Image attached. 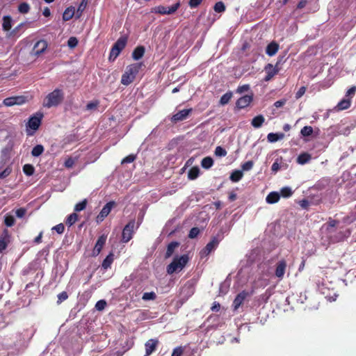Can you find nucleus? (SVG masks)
Listing matches in <instances>:
<instances>
[{
    "label": "nucleus",
    "mask_w": 356,
    "mask_h": 356,
    "mask_svg": "<svg viewBox=\"0 0 356 356\" xmlns=\"http://www.w3.org/2000/svg\"><path fill=\"white\" fill-rule=\"evenodd\" d=\"M64 99V92L62 90L56 88L46 95L42 102V106L45 108L58 106Z\"/></svg>",
    "instance_id": "f257e3e1"
},
{
    "label": "nucleus",
    "mask_w": 356,
    "mask_h": 356,
    "mask_svg": "<svg viewBox=\"0 0 356 356\" xmlns=\"http://www.w3.org/2000/svg\"><path fill=\"white\" fill-rule=\"evenodd\" d=\"M188 261V257L186 254L175 257L172 261L168 266L167 272L168 274H173L182 270Z\"/></svg>",
    "instance_id": "f03ea898"
},
{
    "label": "nucleus",
    "mask_w": 356,
    "mask_h": 356,
    "mask_svg": "<svg viewBox=\"0 0 356 356\" xmlns=\"http://www.w3.org/2000/svg\"><path fill=\"white\" fill-rule=\"evenodd\" d=\"M140 65L134 63L127 67L124 73L122 76L121 83L124 86H128L134 81L138 74Z\"/></svg>",
    "instance_id": "7ed1b4c3"
},
{
    "label": "nucleus",
    "mask_w": 356,
    "mask_h": 356,
    "mask_svg": "<svg viewBox=\"0 0 356 356\" xmlns=\"http://www.w3.org/2000/svg\"><path fill=\"white\" fill-rule=\"evenodd\" d=\"M42 118V114L36 113L29 118L28 122L26 123L27 135L32 136L34 132L39 128L41 124Z\"/></svg>",
    "instance_id": "20e7f679"
},
{
    "label": "nucleus",
    "mask_w": 356,
    "mask_h": 356,
    "mask_svg": "<svg viewBox=\"0 0 356 356\" xmlns=\"http://www.w3.org/2000/svg\"><path fill=\"white\" fill-rule=\"evenodd\" d=\"M135 220H132L124 227L122 235V241L123 243H127L131 239L134 230L138 227H135Z\"/></svg>",
    "instance_id": "39448f33"
},
{
    "label": "nucleus",
    "mask_w": 356,
    "mask_h": 356,
    "mask_svg": "<svg viewBox=\"0 0 356 356\" xmlns=\"http://www.w3.org/2000/svg\"><path fill=\"white\" fill-rule=\"evenodd\" d=\"M179 3H177L170 7L158 6L152 8L151 10V13H159L161 15H171L176 12V10L179 8Z\"/></svg>",
    "instance_id": "423d86ee"
},
{
    "label": "nucleus",
    "mask_w": 356,
    "mask_h": 356,
    "mask_svg": "<svg viewBox=\"0 0 356 356\" xmlns=\"http://www.w3.org/2000/svg\"><path fill=\"white\" fill-rule=\"evenodd\" d=\"M27 102V98L24 96H15L7 97L3 101L6 106H13L15 105H22Z\"/></svg>",
    "instance_id": "0eeeda50"
},
{
    "label": "nucleus",
    "mask_w": 356,
    "mask_h": 356,
    "mask_svg": "<svg viewBox=\"0 0 356 356\" xmlns=\"http://www.w3.org/2000/svg\"><path fill=\"white\" fill-rule=\"evenodd\" d=\"M47 41H45L44 40H40L38 41L34 44V46L32 49V51H31V54L38 56L44 52V51L47 49Z\"/></svg>",
    "instance_id": "6e6552de"
},
{
    "label": "nucleus",
    "mask_w": 356,
    "mask_h": 356,
    "mask_svg": "<svg viewBox=\"0 0 356 356\" xmlns=\"http://www.w3.org/2000/svg\"><path fill=\"white\" fill-rule=\"evenodd\" d=\"M287 264L284 259L280 260L275 265V276L279 280H282L286 269Z\"/></svg>",
    "instance_id": "1a4fd4ad"
},
{
    "label": "nucleus",
    "mask_w": 356,
    "mask_h": 356,
    "mask_svg": "<svg viewBox=\"0 0 356 356\" xmlns=\"http://www.w3.org/2000/svg\"><path fill=\"white\" fill-rule=\"evenodd\" d=\"M114 205V202H109L106 205H104L99 214L97 217V221L102 222L109 214Z\"/></svg>",
    "instance_id": "9d476101"
},
{
    "label": "nucleus",
    "mask_w": 356,
    "mask_h": 356,
    "mask_svg": "<svg viewBox=\"0 0 356 356\" xmlns=\"http://www.w3.org/2000/svg\"><path fill=\"white\" fill-rule=\"evenodd\" d=\"M252 98H253L252 95H244V96L241 97V98H239L237 100V102L236 103V107L239 109L246 108L247 106H249V104L252 101Z\"/></svg>",
    "instance_id": "9b49d317"
},
{
    "label": "nucleus",
    "mask_w": 356,
    "mask_h": 356,
    "mask_svg": "<svg viewBox=\"0 0 356 356\" xmlns=\"http://www.w3.org/2000/svg\"><path fill=\"white\" fill-rule=\"evenodd\" d=\"M248 295V292L243 291L236 296L233 302V307L234 310H237L240 307Z\"/></svg>",
    "instance_id": "f8f14e48"
},
{
    "label": "nucleus",
    "mask_w": 356,
    "mask_h": 356,
    "mask_svg": "<svg viewBox=\"0 0 356 356\" xmlns=\"http://www.w3.org/2000/svg\"><path fill=\"white\" fill-rule=\"evenodd\" d=\"M106 238L107 236L105 234H103L99 237L93 250L94 255H98L100 253L102 249L103 248L106 241Z\"/></svg>",
    "instance_id": "ddd939ff"
},
{
    "label": "nucleus",
    "mask_w": 356,
    "mask_h": 356,
    "mask_svg": "<svg viewBox=\"0 0 356 356\" xmlns=\"http://www.w3.org/2000/svg\"><path fill=\"white\" fill-rule=\"evenodd\" d=\"M157 343L154 339H149L145 343V356H149L155 350Z\"/></svg>",
    "instance_id": "4468645a"
},
{
    "label": "nucleus",
    "mask_w": 356,
    "mask_h": 356,
    "mask_svg": "<svg viewBox=\"0 0 356 356\" xmlns=\"http://www.w3.org/2000/svg\"><path fill=\"white\" fill-rule=\"evenodd\" d=\"M191 111V109L181 110L177 112L172 117V120L175 122L178 121H181L186 118V117L188 115Z\"/></svg>",
    "instance_id": "2eb2a0df"
},
{
    "label": "nucleus",
    "mask_w": 356,
    "mask_h": 356,
    "mask_svg": "<svg viewBox=\"0 0 356 356\" xmlns=\"http://www.w3.org/2000/svg\"><path fill=\"white\" fill-rule=\"evenodd\" d=\"M265 71L267 74L265 78V81H266L270 80L278 72L277 70L275 69V67H274L271 64H268L266 65L265 67Z\"/></svg>",
    "instance_id": "dca6fc26"
},
{
    "label": "nucleus",
    "mask_w": 356,
    "mask_h": 356,
    "mask_svg": "<svg viewBox=\"0 0 356 356\" xmlns=\"http://www.w3.org/2000/svg\"><path fill=\"white\" fill-rule=\"evenodd\" d=\"M280 199V194L278 192H271L266 197V201L268 204H275Z\"/></svg>",
    "instance_id": "f3484780"
},
{
    "label": "nucleus",
    "mask_w": 356,
    "mask_h": 356,
    "mask_svg": "<svg viewBox=\"0 0 356 356\" xmlns=\"http://www.w3.org/2000/svg\"><path fill=\"white\" fill-rule=\"evenodd\" d=\"M279 45L275 42H270L266 47V54L270 56H274L278 51Z\"/></svg>",
    "instance_id": "a211bd4d"
},
{
    "label": "nucleus",
    "mask_w": 356,
    "mask_h": 356,
    "mask_svg": "<svg viewBox=\"0 0 356 356\" xmlns=\"http://www.w3.org/2000/svg\"><path fill=\"white\" fill-rule=\"evenodd\" d=\"M13 19L10 16H3L2 28L4 31H8L12 28Z\"/></svg>",
    "instance_id": "6ab92c4d"
},
{
    "label": "nucleus",
    "mask_w": 356,
    "mask_h": 356,
    "mask_svg": "<svg viewBox=\"0 0 356 356\" xmlns=\"http://www.w3.org/2000/svg\"><path fill=\"white\" fill-rule=\"evenodd\" d=\"M284 134L282 133H270L267 136L268 141L270 143H275L277 140L284 138Z\"/></svg>",
    "instance_id": "aec40b11"
},
{
    "label": "nucleus",
    "mask_w": 356,
    "mask_h": 356,
    "mask_svg": "<svg viewBox=\"0 0 356 356\" xmlns=\"http://www.w3.org/2000/svg\"><path fill=\"white\" fill-rule=\"evenodd\" d=\"M312 159V156L308 153L300 154L297 158V162L300 165L308 163Z\"/></svg>",
    "instance_id": "412c9836"
},
{
    "label": "nucleus",
    "mask_w": 356,
    "mask_h": 356,
    "mask_svg": "<svg viewBox=\"0 0 356 356\" xmlns=\"http://www.w3.org/2000/svg\"><path fill=\"white\" fill-rule=\"evenodd\" d=\"M350 106V101L348 99H342L341 102H339L336 107L334 108L337 111H342L347 109Z\"/></svg>",
    "instance_id": "4be33fe9"
},
{
    "label": "nucleus",
    "mask_w": 356,
    "mask_h": 356,
    "mask_svg": "<svg viewBox=\"0 0 356 356\" xmlns=\"http://www.w3.org/2000/svg\"><path fill=\"white\" fill-rule=\"evenodd\" d=\"M145 53V49L143 47H138L135 49L132 54V57L134 60H139L143 57Z\"/></svg>",
    "instance_id": "5701e85b"
},
{
    "label": "nucleus",
    "mask_w": 356,
    "mask_h": 356,
    "mask_svg": "<svg viewBox=\"0 0 356 356\" xmlns=\"http://www.w3.org/2000/svg\"><path fill=\"white\" fill-rule=\"evenodd\" d=\"M264 120H265V119L263 115H257L252 119V125L254 128H259L260 127H261Z\"/></svg>",
    "instance_id": "b1692460"
},
{
    "label": "nucleus",
    "mask_w": 356,
    "mask_h": 356,
    "mask_svg": "<svg viewBox=\"0 0 356 356\" xmlns=\"http://www.w3.org/2000/svg\"><path fill=\"white\" fill-rule=\"evenodd\" d=\"M179 246V243L177 242H172L170 243L167 248V251L165 253V258H169L171 257L175 251V250Z\"/></svg>",
    "instance_id": "393cba45"
},
{
    "label": "nucleus",
    "mask_w": 356,
    "mask_h": 356,
    "mask_svg": "<svg viewBox=\"0 0 356 356\" xmlns=\"http://www.w3.org/2000/svg\"><path fill=\"white\" fill-rule=\"evenodd\" d=\"M200 174V168L197 166L191 168L188 173V177L189 179H195Z\"/></svg>",
    "instance_id": "a878e982"
},
{
    "label": "nucleus",
    "mask_w": 356,
    "mask_h": 356,
    "mask_svg": "<svg viewBox=\"0 0 356 356\" xmlns=\"http://www.w3.org/2000/svg\"><path fill=\"white\" fill-rule=\"evenodd\" d=\"M74 15V8L72 7L67 8L63 15V19L64 21H68L72 18Z\"/></svg>",
    "instance_id": "bb28decb"
},
{
    "label": "nucleus",
    "mask_w": 356,
    "mask_h": 356,
    "mask_svg": "<svg viewBox=\"0 0 356 356\" xmlns=\"http://www.w3.org/2000/svg\"><path fill=\"white\" fill-rule=\"evenodd\" d=\"M127 44V38L124 37L120 38L117 42L114 44L113 47L116 49L122 51L126 46Z\"/></svg>",
    "instance_id": "cd10ccee"
},
{
    "label": "nucleus",
    "mask_w": 356,
    "mask_h": 356,
    "mask_svg": "<svg viewBox=\"0 0 356 356\" xmlns=\"http://www.w3.org/2000/svg\"><path fill=\"white\" fill-rule=\"evenodd\" d=\"M218 245V241L216 238H213L211 241H210L204 248L206 251L211 253L213 250H214Z\"/></svg>",
    "instance_id": "c85d7f7f"
},
{
    "label": "nucleus",
    "mask_w": 356,
    "mask_h": 356,
    "mask_svg": "<svg viewBox=\"0 0 356 356\" xmlns=\"http://www.w3.org/2000/svg\"><path fill=\"white\" fill-rule=\"evenodd\" d=\"M113 253H110L106 258L103 261V263H102V267L104 268V269H107L108 268L111 264L113 263Z\"/></svg>",
    "instance_id": "c756f323"
},
{
    "label": "nucleus",
    "mask_w": 356,
    "mask_h": 356,
    "mask_svg": "<svg viewBox=\"0 0 356 356\" xmlns=\"http://www.w3.org/2000/svg\"><path fill=\"white\" fill-rule=\"evenodd\" d=\"M243 172L241 170H234L230 175V179L234 182H237L243 177Z\"/></svg>",
    "instance_id": "7c9ffc66"
},
{
    "label": "nucleus",
    "mask_w": 356,
    "mask_h": 356,
    "mask_svg": "<svg viewBox=\"0 0 356 356\" xmlns=\"http://www.w3.org/2000/svg\"><path fill=\"white\" fill-rule=\"evenodd\" d=\"M213 161L212 158H211L209 156L204 158L201 162L202 167L205 169L210 168L213 165Z\"/></svg>",
    "instance_id": "2f4dec72"
},
{
    "label": "nucleus",
    "mask_w": 356,
    "mask_h": 356,
    "mask_svg": "<svg viewBox=\"0 0 356 356\" xmlns=\"http://www.w3.org/2000/svg\"><path fill=\"white\" fill-rule=\"evenodd\" d=\"M232 97V92H226L225 94H224L220 99V104L221 105H225L227 104L229 100L231 99V98Z\"/></svg>",
    "instance_id": "473e14b6"
},
{
    "label": "nucleus",
    "mask_w": 356,
    "mask_h": 356,
    "mask_svg": "<svg viewBox=\"0 0 356 356\" xmlns=\"http://www.w3.org/2000/svg\"><path fill=\"white\" fill-rule=\"evenodd\" d=\"M30 10V6L26 3H21L18 6V11L22 14H26Z\"/></svg>",
    "instance_id": "72a5a7b5"
},
{
    "label": "nucleus",
    "mask_w": 356,
    "mask_h": 356,
    "mask_svg": "<svg viewBox=\"0 0 356 356\" xmlns=\"http://www.w3.org/2000/svg\"><path fill=\"white\" fill-rule=\"evenodd\" d=\"M77 220H78V215L75 213H73L67 217V220H66V224L70 227L72 225H74L77 221Z\"/></svg>",
    "instance_id": "f704fd0d"
},
{
    "label": "nucleus",
    "mask_w": 356,
    "mask_h": 356,
    "mask_svg": "<svg viewBox=\"0 0 356 356\" xmlns=\"http://www.w3.org/2000/svg\"><path fill=\"white\" fill-rule=\"evenodd\" d=\"M23 172L27 176H31V175H32L34 173L35 169H34V167L32 165H31V164H25L24 165V167H23Z\"/></svg>",
    "instance_id": "c9c22d12"
},
{
    "label": "nucleus",
    "mask_w": 356,
    "mask_h": 356,
    "mask_svg": "<svg viewBox=\"0 0 356 356\" xmlns=\"http://www.w3.org/2000/svg\"><path fill=\"white\" fill-rule=\"evenodd\" d=\"M44 151V147L41 145H38L35 146L31 152V154L33 156H39Z\"/></svg>",
    "instance_id": "e433bc0d"
},
{
    "label": "nucleus",
    "mask_w": 356,
    "mask_h": 356,
    "mask_svg": "<svg viewBox=\"0 0 356 356\" xmlns=\"http://www.w3.org/2000/svg\"><path fill=\"white\" fill-rule=\"evenodd\" d=\"M280 195L283 197H289L293 194V191L290 187L286 186L281 189Z\"/></svg>",
    "instance_id": "4c0bfd02"
},
{
    "label": "nucleus",
    "mask_w": 356,
    "mask_h": 356,
    "mask_svg": "<svg viewBox=\"0 0 356 356\" xmlns=\"http://www.w3.org/2000/svg\"><path fill=\"white\" fill-rule=\"evenodd\" d=\"M156 298V295L154 292H146L144 293L143 295L142 299L143 300L147 301V300H155Z\"/></svg>",
    "instance_id": "58836bf2"
},
{
    "label": "nucleus",
    "mask_w": 356,
    "mask_h": 356,
    "mask_svg": "<svg viewBox=\"0 0 356 356\" xmlns=\"http://www.w3.org/2000/svg\"><path fill=\"white\" fill-rule=\"evenodd\" d=\"M87 204V200L86 199L83 200V201L77 203L74 207V211L76 212L83 211L86 209Z\"/></svg>",
    "instance_id": "ea45409f"
},
{
    "label": "nucleus",
    "mask_w": 356,
    "mask_h": 356,
    "mask_svg": "<svg viewBox=\"0 0 356 356\" xmlns=\"http://www.w3.org/2000/svg\"><path fill=\"white\" fill-rule=\"evenodd\" d=\"M300 133L303 136H309L312 134L313 129L310 126H305L301 129Z\"/></svg>",
    "instance_id": "a19ab883"
},
{
    "label": "nucleus",
    "mask_w": 356,
    "mask_h": 356,
    "mask_svg": "<svg viewBox=\"0 0 356 356\" xmlns=\"http://www.w3.org/2000/svg\"><path fill=\"white\" fill-rule=\"evenodd\" d=\"M225 6L222 1L217 2L214 6V10L217 13H222L225 11Z\"/></svg>",
    "instance_id": "79ce46f5"
},
{
    "label": "nucleus",
    "mask_w": 356,
    "mask_h": 356,
    "mask_svg": "<svg viewBox=\"0 0 356 356\" xmlns=\"http://www.w3.org/2000/svg\"><path fill=\"white\" fill-rule=\"evenodd\" d=\"M121 51L113 47L110 53L109 59L114 60L120 54Z\"/></svg>",
    "instance_id": "37998d69"
},
{
    "label": "nucleus",
    "mask_w": 356,
    "mask_h": 356,
    "mask_svg": "<svg viewBox=\"0 0 356 356\" xmlns=\"http://www.w3.org/2000/svg\"><path fill=\"white\" fill-rule=\"evenodd\" d=\"M106 306V302L104 300H100L97 301V302L96 303L95 308L98 311H102L105 308Z\"/></svg>",
    "instance_id": "c03bdc74"
},
{
    "label": "nucleus",
    "mask_w": 356,
    "mask_h": 356,
    "mask_svg": "<svg viewBox=\"0 0 356 356\" xmlns=\"http://www.w3.org/2000/svg\"><path fill=\"white\" fill-rule=\"evenodd\" d=\"M98 105H99L98 101H93V102H89L86 105V109L88 111H94L97 108Z\"/></svg>",
    "instance_id": "a18cd8bd"
},
{
    "label": "nucleus",
    "mask_w": 356,
    "mask_h": 356,
    "mask_svg": "<svg viewBox=\"0 0 356 356\" xmlns=\"http://www.w3.org/2000/svg\"><path fill=\"white\" fill-rule=\"evenodd\" d=\"M78 44V40L75 37H71L67 41V45L70 48H74Z\"/></svg>",
    "instance_id": "49530a36"
},
{
    "label": "nucleus",
    "mask_w": 356,
    "mask_h": 356,
    "mask_svg": "<svg viewBox=\"0 0 356 356\" xmlns=\"http://www.w3.org/2000/svg\"><path fill=\"white\" fill-rule=\"evenodd\" d=\"M5 224L8 227H11L15 224V218L12 216H7L5 218Z\"/></svg>",
    "instance_id": "de8ad7c7"
},
{
    "label": "nucleus",
    "mask_w": 356,
    "mask_h": 356,
    "mask_svg": "<svg viewBox=\"0 0 356 356\" xmlns=\"http://www.w3.org/2000/svg\"><path fill=\"white\" fill-rule=\"evenodd\" d=\"M215 154L216 156H225L227 154V152L222 147L218 146L216 148Z\"/></svg>",
    "instance_id": "09e8293b"
},
{
    "label": "nucleus",
    "mask_w": 356,
    "mask_h": 356,
    "mask_svg": "<svg viewBox=\"0 0 356 356\" xmlns=\"http://www.w3.org/2000/svg\"><path fill=\"white\" fill-rule=\"evenodd\" d=\"M250 90V86L248 84L243 85L241 86H238L236 89V92L238 94H242L245 92H247Z\"/></svg>",
    "instance_id": "8fccbe9b"
},
{
    "label": "nucleus",
    "mask_w": 356,
    "mask_h": 356,
    "mask_svg": "<svg viewBox=\"0 0 356 356\" xmlns=\"http://www.w3.org/2000/svg\"><path fill=\"white\" fill-rule=\"evenodd\" d=\"M253 162L252 161H247L242 165V169L244 171H248L253 167Z\"/></svg>",
    "instance_id": "3c124183"
},
{
    "label": "nucleus",
    "mask_w": 356,
    "mask_h": 356,
    "mask_svg": "<svg viewBox=\"0 0 356 356\" xmlns=\"http://www.w3.org/2000/svg\"><path fill=\"white\" fill-rule=\"evenodd\" d=\"M65 229V227L63 224L60 223L54 227H52V230L56 231L58 234H63Z\"/></svg>",
    "instance_id": "603ef678"
},
{
    "label": "nucleus",
    "mask_w": 356,
    "mask_h": 356,
    "mask_svg": "<svg viewBox=\"0 0 356 356\" xmlns=\"http://www.w3.org/2000/svg\"><path fill=\"white\" fill-rule=\"evenodd\" d=\"M199 232H200V229L198 228L193 227L191 229L188 236L191 238H194L198 235Z\"/></svg>",
    "instance_id": "864d4df0"
},
{
    "label": "nucleus",
    "mask_w": 356,
    "mask_h": 356,
    "mask_svg": "<svg viewBox=\"0 0 356 356\" xmlns=\"http://www.w3.org/2000/svg\"><path fill=\"white\" fill-rule=\"evenodd\" d=\"M136 159V156L133 154H130L125 157L122 161V163H129L133 162Z\"/></svg>",
    "instance_id": "5fc2aeb1"
},
{
    "label": "nucleus",
    "mask_w": 356,
    "mask_h": 356,
    "mask_svg": "<svg viewBox=\"0 0 356 356\" xmlns=\"http://www.w3.org/2000/svg\"><path fill=\"white\" fill-rule=\"evenodd\" d=\"M87 3H88V0H82V1L81 2L80 5L79 6L78 10H77V12H79L80 15L86 8Z\"/></svg>",
    "instance_id": "6e6d98bb"
},
{
    "label": "nucleus",
    "mask_w": 356,
    "mask_h": 356,
    "mask_svg": "<svg viewBox=\"0 0 356 356\" xmlns=\"http://www.w3.org/2000/svg\"><path fill=\"white\" fill-rule=\"evenodd\" d=\"M7 247V241L5 237H1L0 238V252H1L3 250H5Z\"/></svg>",
    "instance_id": "4d7b16f0"
},
{
    "label": "nucleus",
    "mask_w": 356,
    "mask_h": 356,
    "mask_svg": "<svg viewBox=\"0 0 356 356\" xmlns=\"http://www.w3.org/2000/svg\"><path fill=\"white\" fill-rule=\"evenodd\" d=\"M202 1V0H190L189 6L192 8H196L201 3Z\"/></svg>",
    "instance_id": "13d9d810"
},
{
    "label": "nucleus",
    "mask_w": 356,
    "mask_h": 356,
    "mask_svg": "<svg viewBox=\"0 0 356 356\" xmlns=\"http://www.w3.org/2000/svg\"><path fill=\"white\" fill-rule=\"evenodd\" d=\"M280 169V164L278 161H275L272 165L271 170L274 172H277Z\"/></svg>",
    "instance_id": "bf43d9fd"
},
{
    "label": "nucleus",
    "mask_w": 356,
    "mask_h": 356,
    "mask_svg": "<svg viewBox=\"0 0 356 356\" xmlns=\"http://www.w3.org/2000/svg\"><path fill=\"white\" fill-rule=\"evenodd\" d=\"M305 91H306V88L304 86L301 87L298 90V91L296 92V97L297 99L300 98L305 93Z\"/></svg>",
    "instance_id": "052dcab7"
},
{
    "label": "nucleus",
    "mask_w": 356,
    "mask_h": 356,
    "mask_svg": "<svg viewBox=\"0 0 356 356\" xmlns=\"http://www.w3.org/2000/svg\"><path fill=\"white\" fill-rule=\"evenodd\" d=\"M74 164V160L72 158H68L65 162V166L66 168H72Z\"/></svg>",
    "instance_id": "680f3d73"
},
{
    "label": "nucleus",
    "mask_w": 356,
    "mask_h": 356,
    "mask_svg": "<svg viewBox=\"0 0 356 356\" xmlns=\"http://www.w3.org/2000/svg\"><path fill=\"white\" fill-rule=\"evenodd\" d=\"M26 213V210L23 208L18 209L15 211V214L18 218H22Z\"/></svg>",
    "instance_id": "e2e57ef3"
},
{
    "label": "nucleus",
    "mask_w": 356,
    "mask_h": 356,
    "mask_svg": "<svg viewBox=\"0 0 356 356\" xmlns=\"http://www.w3.org/2000/svg\"><path fill=\"white\" fill-rule=\"evenodd\" d=\"M68 298L66 292H62L58 295V298L60 302L65 300Z\"/></svg>",
    "instance_id": "0e129e2a"
},
{
    "label": "nucleus",
    "mask_w": 356,
    "mask_h": 356,
    "mask_svg": "<svg viewBox=\"0 0 356 356\" xmlns=\"http://www.w3.org/2000/svg\"><path fill=\"white\" fill-rule=\"evenodd\" d=\"M182 353L183 351L181 348H177L173 350L172 356H181Z\"/></svg>",
    "instance_id": "69168bd1"
},
{
    "label": "nucleus",
    "mask_w": 356,
    "mask_h": 356,
    "mask_svg": "<svg viewBox=\"0 0 356 356\" xmlns=\"http://www.w3.org/2000/svg\"><path fill=\"white\" fill-rule=\"evenodd\" d=\"M286 104L285 99L278 100L275 102L274 106L277 108L282 107Z\"/></svg>",
    "instance_id": "338daca9"
},
{
    "label": "nucleus",
    "mask_w": 356,
    "mask_h": 356,
    "mask_svg": "<svg viewBox=\"0 0 356 356\" xmlns=\"http://www.w3.org/2000/svg\"><path fill=\"white\" fill-rule=\"evenodd\" d=\"M356 91V86H353L350 89L348 90L346 92V96H353L355 95Z\"/></svg>",
    "instance_id": "774afa93"
}]
</instances>
